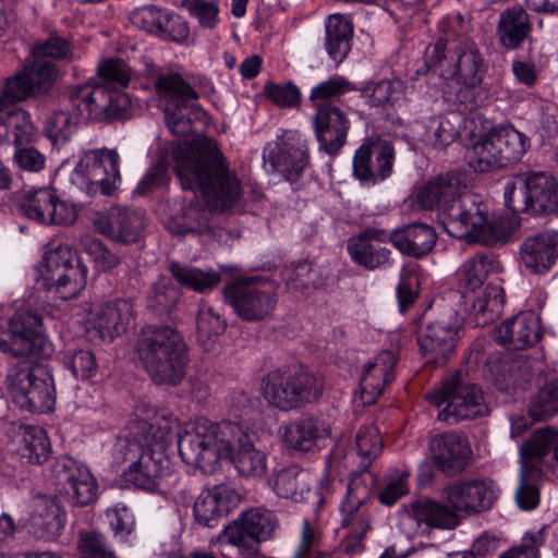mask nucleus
<instances>
[{"mask_svg":"<svg viewBox=\"0 0 558 558\" xmlns=\"http://www.w3.org/2000/svg\"><path fill=\"white\" fill-rule=\"evenodd\" d=\"M463 317L452 306L426 313L420 319L417 343L428 363L444 364L460 339Z\"/></svg>","mask_w":558,"mask_h":558,"instance_id":"ddd939ff","label":"nucleus"},{"mask_svg":"<svg viewBox=\"0 0 558 558\" xmlns=\"http://www.w3.org/2000/svg\"><path fill=\"white\" fill-rule=\"evenodd\" d=\"M34 58H51L54 60H72V44L60 36L51 35L46 40H37L33 46Z\"/></svg>","mask_w":558,"mask_h":558,"instance_id":"680f3d73","label":"nucleus"},{"mask_svg":"<svg viewBox=\"0 0 558 558\" xmlns=\"http://www.w3.org/2000/svg\"><path fill=\"white\" fill-rule=\"evenodd\" d=\"M347 247L351 259L366 269L374 270L391 265V251L386 246L371 243L363 236L350 238Z\"/></svg>","mask_w":558,"mask_h":558,"instance_id":"a19ab883","label":"nucleus"},{"mask_svg":"<svg viewBox=\"0 0 558 558\" xmlns=\"http://www.w3.org/2000/svg\"><path fill=\"white\" fill-rule=\"evenodd\" d=\"M326 51L337 64L341 63L351 50L353 38V25L351 20L343 14L329 15L325 21Z\"/></svg>","mask_w":558,"mask_h":558,"instance_id":"e433bc0d","label":"nucleus"},{"mask_svg":"<svg viewBox=\"0 0 558 558\" xmlns=\"http://www.w3.org/2000/svg\"><path fill=\"white\" fill-rule=\"evenodd\" d=\"M206 226V217L194 207L186 208L181 216L168 221L167 228L172 234L184 235L199 233Z\"/></svg>","mask_w":558,"mask_h":558,"instance_id":"338daca9","label":"nucleus"},{"mask_svg":"<svg viewBox=\"0 0 558 558\" xmlns=\"http://www.w3.org/2000/svg\"><path fill=\"white\" fill-rule=\"evenodd\" d=\"M196 324L198 337L206 340L221 336L227 328L226 319L208 305L199 307Z\"/></svg>","mask_w":558,"mask_h":558,"instance_id":"0e129e2a","label":"nucleus"},{"mask_svg":"<svg viewBox=\"0 0 558 558\" xmlns=\"http://www.w3.org/2000/svg\"><path fill=\"white\" fill-rule=\"evenodd\" d=\"M418 266H404L400 271V280L396 289L399 308L402 313L409 310L418 298Z\"/></svg>","mask_w":558,"mask_h":558,"instance_id":"bf43d9fd","label":"nucleus"},{"mask_svg":"<svg viewBox=\"0 0 558 558\" xmlns=\"http://www.w3.org/2000/svg\"><path fill=\"white\" fill-rule=\"evenodd\" d=\"M57 492L76 507H85L96 498L97 485L89 470L76 460L63 456L50 465Z\"/></svg>","mask_w":558,"mask_h":558,"instance_id":"6ab92c4d","label":"nucleus"},{"mask_svg":"<svg viewBox=\"0 0 558 558\" xmlns=\"http://www.w3.org/2000/svg\"><path fill=\"white\" fill-rule=\"evenodd\" d=\"M314 130L317 140H345L350 122L336 106L314 107Z\"/></svg>","mask_w":558,"mask_h":558,"instance_id":"c03bdc74","label":"nucleus"},{"mask_svg":"<svg viewBox=\"0 0 558 558\" xmlns=\"http://www.w3.org/2000/svg\"><path fill=\"white\" fill-rule=\"evenodd\" d=\"M539 329L538 318L522 313L496 327L493 337L497 343L511 350H524L539 340Z\"/></svg>","mask_w":558,"mask_h":558,"instance_id":"7c9ffc66","label":"nucleus"},{"mask_svg":"<svg viewBox=\"0 0 558 558\" xmlns=\"http://www.w3.org/2000/svg\"><path fill=\"white\" fill-rule=\"evenodd\" d=\"M239 495L228 486H215L203 490L194 502L195 521L206 527H213L235 507Z\"/></svg>","mask_w":558,"mask_h":558,"instance_id":"c85d7f7f","label":"nucleus"},{"mask_svg":"<svg viewBox=\"0 0 558 558\" xmlns=\"http://www.w3.org/2000/svg\"><path fill=\"white\" fill-rule=\"evenodd\" d=\"M241 435L234 436V440L227 446L226 454L221 459L230 460L239 474L245 477H262L267 473V454L254 447L250 440L247 430L239 424Z\"/></svg>","mask_w":558,"mask_h":558,"instance_id":"c756f323","label":"nucleus"},{"mask_svg":"<svg viewBox=\"0 0 558 558\" xmlns=\"http://www.w3.org/2000/svg\"><path fill=\"white\" fill-rule=\"evenodd\" d=\"M505 302L504 288L499 284H487L472 303L476 324L484 326L497 320L502 314Z\"/></svg>","mask_w":558,"mask_h":558,"instance_id":"49530a36","label":"nucleus"},{"mask_svg":"<svg viewBox=\"0 0 558 558\" xmlns=\"http://www.w3.org/2000/svg\"><path fill=\"white\" fill-rule=\"evenodd\" d=\"M239 435V423H210L201 418L185 424L178 433L179 454L186 464L205 471L221 460L222 454L228 452L227 446Z\"/></svg>","mask_w":558,"mask_h":558,"instance_id":"0eeeda50","label":"nucleus"},{"mask_svg":"<svg viewBox=\"0 0 558 558\" xmlns=\"http://www.w3.org/2000/svg\"><path fill=\"white\" fill-rule=\"evenodd\" d=\"M531 29L529 15L521 7L509 8L499 16L497 34L501 45L507 49L519 48Z\"/></svg>","mask_w":558,"mask_h":558,"instance_id":"4c0bfd02","label":"nucleus"},{"mask_svg":"<svg viewBox=\"0 0 558 558\" xmlns=\"http://www.w3.org/2000/svg\"><path fill=\"white\" fill-rule=\"evenodd\" d=\"M270 484L279 497L300 501L311 490V476L307 471L291 465L276 472Z\"/></svg>","mask_w":558,"mask_h":558,"instance_id":"58836bf2","label":"nucleus"},{"mask_svg":"<svg viewBox=\"0 0 558 558\" xmlns=\"http://www.w3.org/2000/svg\"><path fill=\"white\" fill-rule=\"evenodd\" d=\"M372 496L371 485L363 476L355 474L348 484L345 499L340 507L341 526L352 525L351 533L341 542L343 551L349 555L360 553L364 548L363 538L369 530L367 505Z\"/></svg>","mask_w":558,"mask_h":558,"instance_id":"f3484780","label":"nucleus"},{"mask_svg":"<svg viewBox=\"0 0 558 558\" xmlns=\"http://www.w3.org/2000/svg\"><path fill=\"white\" fill-rule=\"evenodd\" d=\"M354 89L353 84L344 76L333 75L328 80L315 85L310 94V101L314 107L335 106L333 99Z\"/></svg>","mask_w":558,"mask_h":558,"instance_id":"3c124183","label":"nucleus"},{"mask_svg":"<svg viewBox=\"0 0 558 558\" xmlns=\"http://www.w3.org/2000/svg\"><path fill=\"white\" fill-rule=\"evenodd\" d=\"M21 209L29 219L46 225H71L76 219L74 208L60 201L52 189L29 193L21 204Z\"/></svg>","mask_w":558,"mask_h":558,"instance_id":"b1692460","label":"nucleus"},{"mask_svg":"<svg viewBox=\"0 0 558 558\" xmlns=\"http://www.w3.org/2000/svg\"><path fill=\"white\" fill-rule=\"evenodd\" d=\"M155 86L163 104L166 124L173 136L208 140L202 135L207 114L196 102L198 93L178 72L161 73Z\"/></svg>","mask_w":558,"mask_h":558,"instance_id":"20e7f679","label":"nucleus"},{"mask_svg":"<svg viewBox=\"0 0 558 558\" xmlns=\"http://www.w3.org/2000/svg\"><path fill=\"white\" fill-rule=\"evenodd\" d=\"M277 525L274 512L253 508L226 525L218 539L221 544L236 547L240 555L253 557L258 555L260 543L272 536Z\"/></svg>","mask_w":558,"mask_h":558,"instance_id":"2eb2a0df","label":"nucleus"},{"mask_svg":"<svg viewBox=\"0 0 558 558\" xmlns=\"http://www.w3.org/2000/svg\"><path fill=\"white\" fill-rule=\"evenodd\" d=\"M137 352L155 383L175 386L182 381L189 362L187 347L174 328L144 327L137 340Z\"/></svg>","mask_w":558,"mask_h":558,"instance_id":"7ed1b4c3","label":"nucleus"},{"mask_svg":"<svg viewBox=\"0 0 558 558\" xmlns=\"http://www.w3.org/2000/svg\"><path fill=\"white\" fill-rule=\"evenodd\" d=\"M396 355L390 350L378 353L363 369L360 380L361 400L364 404H374L385 387L395 379Z\"/></svg>","mask_w":558,"mask_h":558,"instance_id":"cd10ccee","label":"nucleus"},{"mask_svg":"<svg viewBox=\"0 0 558 558\" xmlns=\"http://www.w3.org/2000/svg\"><path fill=\"white\" fill-rule=\"evenodd\" d=\"M27 77L32 82L36 94L47 92L58 77L59 71L56 63L43 58H34L31 66H25Z\"/></svg>","mask_w":558,"mask_h":558,"instance_id":"052dcab7","label":"nucleus"},{"mask_svg":"<svg viewBox=\"0 0 558 558\" xmlns=\"http://www.w3.org/2000/svg\"><path fill=\"white\" fill-rule=\"evenodd\" d=\"M506 206L514 214L558 216V180L546 171L520 173L505 187Z\"/></svg>","mask_w":558,"mask_h":558,"instance_id":"9d476101","label":"nucleus"},{"mask_svg":"<svg viewBox=\"0 0 558 558\" xmlns=\"http://www.w3.org/2000/svg\"><path fill=\"white\" fill-rule=\"evenodd\" d=\"M169 461L161 450L143 448L137 460L133 461L123 472L125 482L136 488L154 493L158 489L162 477L168 473Z\"/></svg>","mask_w":558,"mask_h":558,"instance_id":"bb28decb","label":"nucleus"},{"mask_svg":"<svg viewBox=\"0 0 558 558\" xmlns=\"http://www.w3.org/2000/svg\"><path fill=\"white\" fill-rule=\"evenodd\" d=\"M26 74L27 72L23 69L15 76L9 77L3 83H0V94L2 95L5 106L24 100L29 95L36 94Z\"/></svg>","mask_w":558,"mask_h":558,"instance_id":"69168bd1","label":"nucleus"},{"mask_svg":"<svg viewBox=\"0 0 558 558\" xmlns=\"http://www.w3.org/2000/svg\"><path fill=\"white\" fill-rule=\"evenodd\" d=\"M94 167L90 172L92 181L87 186L89 195L109 196L117 189L120 181L119 155L114 149L101 148L90 153Z\"/></svg>","mask_w":558,"mask_h":558,"instance_id":"72a5a7b5","label":"nucleus"},{"mask_svg":"<svg viewBox=\"0 0 558 558\" xmlns=\"http://www.w3.org/2000/svg\"><path fill=\"white\" fill-rule=\"evenodd\" d=\"M425 64L442 80L469 89L480 86L486 73L485 60L476 44L470 40H437L426 48Z\"/></svg>","mask_w":558,"mask_h":558,"instance_id":"423d86ee","label":"nucleus"},{"mask_svg":"<svg viewBox=\"0 0 558 558\" xmlns=\"http://www.w3.org/2000/svg\"><path fill=\"white\" fill-rule=\"evenodd\" d=\"M482 142H471L465 146V158L469 166L475 172H488L492 169L501 168L500 159L495 153L497 144H481Z\"/></svg>","mask_w":558,"mask_h":558,"instance_id":"6e6d98bb","label":"nucleus"},{"mask_svg":"<svg viewBox=\"0 0 558 558\" xmlns=\"http://www.w3.org/2000/svg\"><path fill=\"white\" fill-rule=\"evenodd\" d=\"M401 93L402 82L389 78L369 83L362 89V96L372 108H386L393 106Z\"/></svg>","mask_w":558,"mask_h":558,"instance_id":"8fccbe9b","label":"nucleus"},{"mask_svg":"<svg viewBox=\"0 0 558 558\" xmlns=\"http://www.w3.org/2000/svg\"><path fill=\"white\" fill-rule=\"evenodd\" d=\"M28 356L12 364L4 385L13 403L31 413H46L54 409L56 388L51 367Z\"/></svg>","mask_w":558,"mask_h":558,"instance_id":"39448f33","label":"nucleus"},{"mask_svg":"<svg viewBox=\"0 0 558 558\" xmlns=\"http://www.w3.org/2000/svg\"><path fill=\"white\" fill-rule=\"evenodd\" d=\"M77 128V119L68 112L57 111L47 120L44 133L48 140H69L76 133Z\"/></svg>","mask_w":558,"mask_h":558,"instance_id":"774afa93","label":"nucleus"},{"mask_svg":"<svg viewBox=\"0 0 558 558\" xmlns=\"http://www.w3.org/2000/svg\"><path fill=\"white\" fill-rule=\"evenodd\" d=\"M66 522V513L58 505H51L36 520L35 534L45 541H53L60 536Z\"/></svg>","mask_w":558,"mask_h":558,"instance_id":"13d9d810","label":"nucleus"},{"mask_svg":"<svg viewBox=\"0 0 558 558\" xmlns=\"http://www.w3.org/2000/svg\"><path fill=\"white\" fill-rule=\"evenodd\" d=\"M264 165L270 171L282 175L283 180L293 184L303 175L308 166L307 148L293 142H267L263 150Z\"/></svg>","mask_w":558,"mask_h":558,"instance_id":"5701e85b","label":"nucleus"},{"mask_svg":"<svg viewBox=\"0 0 558 558\" xmlns=\"http://www.w3.org/2000/svg\"><path fill=\"white\" fill-rule=\"evenodd\" d=\"M557 434L551 428L536 429L520 447V485L515 492V501L520 509L532 510L539 504V489L536 485L547 459L555 446Z\"/></svg>","mask_w":558,"mask_h":558,"instance_id":"f8f14e48","label":"nucleus"},{"mask_svg":"<svg viewBox=\"0 0 558 558\" xmlns=\"http://www.w3.org/2000/svg\"><path fill=\"white\" fill-rule=\"evenodd\" d=\"M77 550L80 558H117L106 536L98 531H81Z\"/></svg>","mask_w":558,"mask_h":558,"instance_id":"4d7b16f0","label":"nucleus"},{"mask_svg":"<svg viewBox=\"0 0 558 558\" xmlns=\"http://www.w3.org/2000/svg\"><path fill=\"white\" fill-rule=\"evenodd\" d=\"M429 450L435 466L448 476L463 472L472 460V449L465 435L444 432L429 440Z\"/></svg>","mask_w":558,"mask_h":558,"instance_id":"4be33fe9","label":"nucleus"},{"mask_svg":"<svg viewBox=\"0 0 558 558\" xmlns=\"http://www.w3.org/2000/svg\"><path fill=\"white\" fill-rule=\"evenodd\" d=\"M78 246L82 252L90 257L97 271L113 269L121 262V257L117 253L110 251L102 241L96 238L89 235L82 236L78 241Z\"/></svg>","mask_w":558,"mask_h":558,"instance_id":"864d4df0","label":"nucleus"},{"mask_svg":"<svg viewBox=\"0 0 558 558\" xmlns=\"http://www.w3.org/2000/svg\"><path fill=\"white\" fill-rule=\"evenodd\" d=\"M64 366L76 379L88 380L98 371V362L90 349H68L62 357Z\"/></svg>","mask_w":558,"mask_h":558,"instance_id":"603ef678","label":"nucleus"},{"mask_svg":"<svg viewBox=\"0 0 558 558\" xmlns=\"http://www.w3.org/2000/svg\"><path fill=\"white\" fill-rule=\"evenodd\" d=\"M464 187H466L465 173L450 171L426 183L417 195V203L424 209H433L436 206H440L441 209Z\"/></svg>","mask_w":558,"mask_h":558,"instance_id":"f704fd0d","label":"nucleus"},{"mask_svg":"<svg viewBox=\"0 0 558 558\" xmlns=\"http://www.w3.org/2000/svg\"><path fill=\"white\" fill-rule=\"evenodd\" d=\"M436 242V231L424 222H413L392 230V245L401 254L416 259H422L430 254Z\"/></svg>","mask_w":558,"mask_h":558,"instance_id":"2f4dec72","label":"nucleus"},{"mask_svg":"<svg viewBox=\"0 0 558 558\" xmlns=\"http://www.w3.org/2000/svg\"><path fill=\"white\" fill-rule=\"evenodd\" d=\"M328 435L324 422L314 416H302L286 427L284 442L289 448L306 452L317 447L318 441Z\"/></svg>","mask_w":558,"mask_h":558,"instance_id":"c9c22d12","label":"nucleus"},{"mask_svg":"<svg viewBox=\"0 0 558 558\" xmlns=\"http://www.w3.org/2000/svg\"><path fill=\"white\" fill-rule=\"evenodd\" d=\"M441 495L456 513L466 514L489 510L498 497L494 482L487 477L456 480L444 486Z\"/></svg>","mask_w":558,"mask_h":558,"instance_id":"aec40b11","label":"nucleus"},{"mask_svg":"<svg viewBox=\"0 0 558 558\" xmlns=\"http://www.w3.org/2000/svg\"><path fill=\"white\" fill-rule=\"evenodd\" d=\"M355 444L359 456L362 458L359 469L351 473L350 481L355 474L363 476L373 489L374 476L368 472L372 461L381 452L383 444L379 429L375 424L363 425L356 436Z\"/></svg>","mask_w":558,"mask_h":558,"instance_id":"ea45409f","label":"nucleus"},{"mask_svg":"<svg viewBox=\"0 0 558 558\" xmlns=\"http://www.w3.org/2000/svg\"><path fill=\"white\" fill-rule=\"evenodd\" d=\"M45 338L40 315L28 308H19L10 318L7 337L0 339V351L14 357L39 356Z\"/></svg>","mask_w":558,"mask_h":558,"instance_id":"a211bd4d","label":"nucleus"},{"mask_svg":"<svg viewBox=\"0 0 558 558\" xmlns=\"http://www.w3.org/2000/svg\"><path fill=\"white\" fill-rule=\"evenodd\" d=\"M132 318V302L125 299H116L100 306L92 324L102 340L112 341L117 336L126 331Z\"/></svg>","mask_w":558,"mask_h":558,"instance_id":"473e14b6","label":"nucleus"},{"mask_svg":"<svg viewBox=\"0 0 558 558\" xmlns=\"http://www.w3.org/2000/svg\"><path fill=\"white\" fill-rule=\"evenodd\" d=\"M217 142H175L171 158L184 190L198 191L215 211L231 210L243 195V187Z\"/></svg>","mask_w":558,"mask_h":558,"instance_id":"f257e3e1","label":"nucleus"},{"mask_svg":"<svg viewBox=\"0 0 558 558\" xmlns=\"http://www.w3.org/2000/svg\"><path fill=\"white\" fill-rule=\"evenodd\" d=\"M403 519L413 521L426 530H453L460 524V517L449 507L433 498L421 497L403 505Z\"/></svg>","mask_w":558,"mask_h":558,"instance_id":"a878e982","label":"nucleus"},{"mask_svg":"<svg viewBox=\"0 0 558 558\" xmlns=\"http://www.w3.org/2000/svg\"><path fill=\"white\" fill-rule=\"evenodd\" d=\"M93 222L102 235L128 245L141 239L146 226V215L138 208L113 206L107 211L97 213Z\"/></svg>","mask_w":558,"mask_h":558,"instance_id":"412c9836","label":"nucleus"},{"mask_svg":"<svg viewBox=\"0 0 558 558\" xmlns=\"http://www.w3.org/2000/svg\"><path fill=\"white\" fill-rule=\"evenodd\" d=\"M33 131L29 116L22 109L0 116V140H31Z\"/></svg>","mask_w":558,"mask_h":558,"instance_id":"5fc2aeb1","label":"nucleus"},{"mask_svg":"<svg viewBox=\"0 0 558 558\" xmlns=\"http://www.w3.org/2000/svg\"><path fill=\"white\" fill-rule=\"evenodd\" d=\"M222 292L234 313L247 323L264 320L277 304L274 288L268 281L241 279L227 284Z\"/></svg>","mask_w":558,"mask_h":558,"instance_id":"dca6fc26","label":"nucleus"},{"mask_svg":"<svg viewBox=\"0 0 558 558\" xmlns=\"http://www.w3.org/2000/svg\"><path fill=\"white\" fill-rule=\"evenodd\" d=\"M264 93L269 100L280 108H293L300 105L301 92L291 81L284 83L267 82Z\"/></svg>","mask_w":558,"mask_h":558,"instance_id":"e2e57ef3","label":"nucleus"},{"mask_svg":"<svg viewBox=\"0 0 558 558\" xmlns=\"http://www.w3.org/2000/svg\"><path fill=\"white\" fill-rule=\"evenodd\" d=\"M438 221L452 238L494 246L505 239L504 229L487 218L486 207L472 194H458L439 210Z\"/></svg>","mask_w":558,"mask_h":558,"instance_id":"6e6552de","label":"nucleus"},{"mask_svg":"<svg viewBox=\"0 0 558 558\" xmlns=\"http://www.w3.org/2000/svg\"><path fill=\"white\" fill-rule=\"evenodd\" d=\"M532 421H546L558 414V378L544 384L529 402Z\"/></svg>","mask_w":558,"mask_h":558,"instance_id":"09e8293b","label":"nucleus"},{"mask_svg":"<svg viewBox=\"0 0 558 558\" xmlns=\"http://www.w3.org/2000/svg\"><path fill=\"white\" fill-rule=\"evenodd\" d=\"M172 277L182 286L206 293L215 289L221 281V275L214 269H202L194 266L172 262L169 266Z\"/></svg>","mask_w":558,"mask_h":558,"instance_id":"37998d69","label":"nucleus"},{"mask_svg":"<svg viewBox=\"0 0 558 558\" xmlns=\"http://www.w3.org/2000/svg\"><path fill=\"white\" fill-rule=\"evenodd\" d=\"M520 258L527 272L546 275L558 259V231L545 230L524 239Z\"/></svg>","mask_w":558,"mask_h":558,"instance_id":"393cba45","label":"nucleus"},{"mask_svg":"<svg viewBox=\"0 0 558 558\" xmlns=\"http://www.w3.org/2000/svg\"><path fill=\"white\" fill-rule=\"evenodd\" d=\"M21 447L20 453L31 463L41 464L48 460L51 454V444L47 432L40 426L24 425L21 426Z\"/></svg>","mask_w":558,"mask_h":558,"instance_id":"de8ad7c7","label":"nucleus"},{"mask_svg":"<svg viewBox=\"0 0 558 558\" xmlns=\"http://www.w3.org/2000/svg\"><path fill=\"white\" fill-rule=\"evenodd\" d=\"M181 292L172 278L161 276L149 288L146 307L158 316L171 313L180 301Z\"/></svg>","mask_w":558,"mask_h":558,"instance_id":"a18cd8bd","label":"nucleus"},{"mask_svg":"<svg viewBox=\"0 0 558 558\" xmlns=\"http://www.w3.org/2000/svg\"><path fill=\"white\" fill-rule=\"evenodd\" d=\"M426 399L440 408L438 420L450 425L488 413L482 387L460 371L446 378L439 388L428 392Z\"/></svg>","mask_w":558,"mask_h":558,"instance_id":"1a4fd4ad","label":"nucleus"},{"mask_svg":"<svg viewBox=\"0 0 558 558\" xmlns=\"http://www.w3.org/2000/svg\"><path fill=\"white\" fill-rule=\"evenodd\" d=\"M88 268L77 252L59 245L45 254L41 277L47 291L61 300L76 298L87 283Z\"/></svg>","mask_w":558,"mask_h":558,"instance_id":"4468645a","label":"nucleus"},{"mask_svg":"<svg viewBox=\"0 0 558 558\" xmlns=\"http://www.w3.org/2000/svg\"><path fill=\"white\" fill-rule=\"evenodd\" d=\"M97 74L102 83L88 81L72 88L69 99L73 109L83 118L96 121L123 117L130 107V99L112 85L124 87L129 84V66L121 59H106L99 63Z\"/></svg>","mask_w":558,"mask_h":558,"instance_id":"f03ea898","label":"nucleus"},{"mask_svg":"<svg viewBox=\"0 0 558 558\" xmlns=\"http://www.w3.org/2000/svg\"><path fill=\"white\" fill-rule=\"evenodd\" d=\"M494 267L495 258L492 253H477L468 258L458 271L462 294L465 296L481 288Z\"/></svg>","mask_w":558,"mask_h":558,"instance_id":"79ce46f5","label":"nucleus"},{"mask_svg":"<svg viewBox=\"0 0 558 558\" xmlns=\"http://www.w3.org/2000/svg\"><path fill=\"white\" fill-rule=\"evenodd\" d=\"M322 395L318 378L300 366L287 365L263 378V396L272 407L289 411L316 401Z\"/></svg>","mask_w":558,"mask_h":558,"instance_id":"9b49d317","label":"nucleus"}]
</instances>
